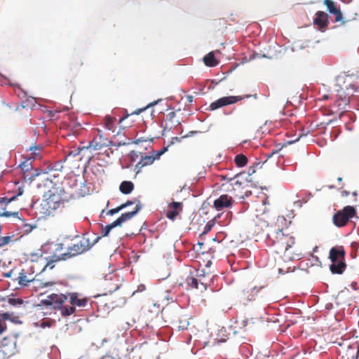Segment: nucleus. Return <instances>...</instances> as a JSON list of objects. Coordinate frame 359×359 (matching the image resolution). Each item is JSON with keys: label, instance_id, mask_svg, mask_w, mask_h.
<instances>
[{"label": "nucleus", "instance_id": "nucleus-1", "mask_svg": "<svg viewBox=\"0 0 359 359\" xmlns=\"http://www.w3.org/2000/svg\"><path fill=\"white\" fill-rule=\"evenodd\" d=\"M266 243L270 252L277 255L284 262L299 260L303 256L294 237L284 233L277 224L266 225Z\"/></svg>", "mask_w": 359, "mask_h": 359}, {"label": "nucleus", "instance_id": "nucleus-2", "mask_svg": "<svg viewBox=\"0 0 359 359\" xmlns=\"http://www.w3.org/2000/svg\"><path fill=\"white\" fill-rule=\"evenodd\" d=\"M91 247L92 245L90 243L89 238L83 236L79 241H76L72 245L68 247L67 252L61 254L60 255H53L50 257L41 271L46 270L47 268L52 269L55 266L54 263L79 255L88 251Z\"/></svg>", "mask_w": 359, "mask_h": 359}, {"label": "nucleus", "instance_id": "nucleus-3", "mask_svg": "<svg viewBox=\"0 0 359 359\" xmlns=\"http://www.w3.org/2000/svg\"><path fill=\"white\" fill-rule=\"evenodd\" d=\"M35 265L32 264L27 267L21 269L18 276L13 280L17 281L20 287H27L29 283H33L34 287L44 288L48 286H52L55 284L54 282L48 281L45 283L40 282L39 280L35 279Z\"/></svg>", "mask_w": 359, "mask_h": 359}, {"label": "nucleus", "instance_id": "nucleus-4", "mask_svg": "<svg viewBox=\"0 0 359 359\" xmlns=\"http://www.w3.org/2000/svg\"><path fill=\"white\" fill-rule=\"evenodd\" d=\"M345 250L342 245H337L330 250L329 259L332 262L330 270L332 273L341 274L345 271Z\"/></svg>", "mask_w": 359, "mask_h": 359}, {"label": "nucleus", "instance_id": "nucleus-5", "mask_svg": "<svg viewBox=\"0 0 359 359\" xmlns=\"http://www.w3.org/2000/svg\"><path fill=\"white\" fill-rule=\"evenodd\" d=\"M61 208H64V202L53 194L42 201L40 205V213L45 216L53 215L54 212Z\"/></svg>", "mask_w": 359, "mask_h": 359}, {"label": "nucleus", "instance_id": "nucleus-6", "mask_svg": "<svg viewBox=\"0 0 359 359\" xmlns=\"http://www.w3.org/2000/svg\"><path fill=\"white\" fill-rule=\"evenodd\" d=\"M356 210L353 206L347 205L338 210L332 217L334 224L337 227L346 226L348 221L355 217Z\"/></svg>", "mask_w": 359, "mask_h": 359}, {"label": "nucleus", "instance_id": "nucleus-7", "mask_svg": "<svg viewBox=\"0 0 359 359\" xmlns=\"http://www.w3.org/2000/svg\"><path fill=\"white\" fill-rule=\"evenodd\" d=\"M194 272H190L189 275L185 279V283L190 288L198 289L201 292L206 290L207 283H205L203 278L205 274L203 271H196Z\"/></svg>", "mask_w": 359, "mask_h": 359}, {"label": "nucleus", "instance_id": "nucleus-8", "mask_svg": "<svg viewBox=\"0 0 359 359\" xmlns=\"http://www.w3.org/2000/svg\"><path fill=\"white\" fill-rule=\"evenodd\" d=\"M168 150V147H163L161 149L154 151L152 155L150 156H141L140 161L135 166L136 173L138 174L141 170L145 167L153 164L155 160L158 159Z\"/></svg>", "mask_w": 359, "mask_h": 359}, {"label": "nucleus", "instance_id": "nucleus-9", "mask_svg": "<svg viewBox=\"0 0 359 359\" xmlns=\"http://www.w3.org/2000/svg\"><path fill=\"white\" fill-rule=\"evenodd\" d=\"M163 318L165 319V321H170V323L174 325H175L178 330H186L187 329L189 323L187 318H180L177 313L173 312L172 313H170L168 311H163L162 312Z\"/></svg>", "mask_w": 359, "mask_h": 359}, {"label": "nucleus", "instance_id": "nucleus-10", "mask_svg": "<svg viewBox=\"0 0 359 359\" xmlns=\"http://www.w3.org/2000/svg\"><path fill=\"white\" fill-rule=\"evenodd\" d=\"M245 185H247V182L245 180H239L238 175L229 178L228 183H222V184L223 187H225L224 190L233 192L236 196L241 193Z\"/></svg>", "mask_w": 359, "mask_h": 359}, {"label": "nucleus", "instance_id": "nucleus-11", "mask_svg": "<svg viewBox=\"0 0 359 359\" xmlns=\"http://www.w3.org/2000/svg\"><path fill=\"white\" fill-rule=\"evenodd\" d=\"M250 97V95H245L244 97L233 95L223 97L212 102L210 105V109L211 110H215L220 107L236 103L237 102L242 100L243 98H248Z\"/></svg>", "mask_w": 359, "mask_h": 359}, {"label": "nucleus", "instance_id": "nucleus-12", "mask_svg": "<svg viewBox=\"0 0 359 359\" xmlns=\"http://www.w3.org/2000/svg\"><path fill=\"white\" fill-rule=\"evenodd\" d=\"M250 97V95H245L244 97L233 95L223 97L212 102L210 105V109L211 110H215L220 107L236 103L237 102L242 100L243 98H248Z\"/></svg>", "mask_w": 359, "mask_h": 359}, {"label": "nucleus", "instance_id": "nucleus-13", "mask_svg": "<svg viewBox=\"0 0 359 359\" xmlns=\"http://www.w3.org/2000/svg\"><path fill=\"white\" fill-rule=\"evenodd\" d=\"M67 300V296L65 294H51L42 300V303L46 306H52L55 309H60Z\"/></svg>", "mask_w": 359, "mask_h": 359}, {"label": "nucleus", "instance_id": "nucleus-14", "mask_svg": "<svg viewBox=\"0 0 359 359\" xmlns=\"http://www.w3.org/2000/svg\"><path fill=\"white\" fill-rule=\"evenodd\" d=\"M121 280L118 276L116 274H110L107 278H105L103 285L104 289L109 293H111L117 290L121 285Z\"/></svg>", "mask_w": 359, "mask_h": 359}, {"label": "nucleus", "instance_id": "nucleus-15", "mask_svg": "<svg viewBox=\"0 0 359 359\" xmlns=\"http://www.w3.org/2000/svg\"><path fill=\"white\" fill-rule=\"evenodd\" d=\"M262 287H257L256 286L254 287H247L244 288L240 293H239V298L241 301L243 302L244 303L246 302H250L255 299L257 293Z\"/></svg>", "mask_w": 359, "mask_h": 359}, {"label": "nucleus", "instance_id": "nucleus-16", "mask_svg": "<svg viewBox=\"0 0 359 359\" xmlns=\"http://www.w3.org/2000/svg\"><path fill=\"white\" fill-rule=\"evenodd\" d=\"M233 203V200L231 196H229L227 194H223L215 200L213 206L217 210L220 211L225 208H231Z\"/></svg>", "mask_w": 359, "mask_h": 359}, {"label": "nucleus", "instance_id": "nucleus-17", "mask_svg": "<svg viewBox=\"0 0 359 359\" xmlns=\"http://www.w3.org/2000/svg\"><path fill=\"white\" fill-rule=\"evenodd\" d=\"M32 162L33 160L32 158H29V156L25 159L24 161L20 163L19 165V167L21 168V170L23 171V178L24 180H30L32 181L34 177L39 175V172H36L35 173H32L30 176L27 174L29 171H30L32 168Z\"/></svg>", "mask_w": 359, "mask_h": 359}, {"label": "nucleus", "instance_id": "nucleus-18", "mask_svg": "<svg viewBox=\"0 0 359 359\" xmlns=\"http://www.w3.org/2000/svg\"><path fill=\"white\" fill-rule=\"evenodd\" d=\"M324 4L327 6V11L330 13L335 15V21L341 22L342 25L345 23L343 20V15L339 9L336 5V4L332 0H324Z\"/></svg>", "mask_w": 359, "mask_h": 359}, {"label": "nucleus", "instance_id": "nucleus-19", "mask_svg": "<svg viewBox=\"0 0 359 359\" xmlns=\"http://www.w3.org/2000/svg\"><path fill=\"white\" fill-rule=\"evenodd\" d=\"M142 205L139 203L136 205L135 209L133 211L123 213L118 218H117L113 222L116 226H121L122 224L131 219L141 209Z\"/></svg>", "mask_w": 359, "mask_h": 359}, {"label": "nucleus", "instance_id": "nucleus-20", "mask_svg": "<svg viewBox=\"0 0 359 359\" xmlns=\"http://www.w3.org/2000/svg\"><path fill=\"white\" fill-rule=\"evenodd\" d=\"M182 209V203L180 202H172L168 205V210L166 212V217L172 220H174L179 215V212Z\"/></svg>", "mask_w": 359, "mask_h": 359}, {"label": "nucleus", "instance_id": "nucleus-21", "mask_svg": "<svg viewBox=\"0 0 359 359\" xmlns=\"http://www.w3.org/2000/svg\"><path fill=\"white\" fill-rule=\"evenodd\" d=\"M110 143L111 142L109 140L107 139H103L102 135H100L90 141L88 149L92 148L93 150H100L103 147L109 146Z\"/></svg>", "mask_w": 359, "mask_h": 359}, {"label": "nucleus", "instance_id": "nucleus-22", "mask_svg": "<svg viewBox=\"0 0 359 359\" xmlns=\"http://www.w3.org/2000/svg\"><path fill=\"white\" fill-rule=\"evenodd\" d=\"M313 23L318 27L320 29H323L327 26L328 15L323 11H318L316 13Z\"/></svg>", "mask_w": 359, "mask_h": 359}, {"label": "nucleus", "instance_id": "nucleus-23", "mask_svg": "<svg viewBox=\"0 0 359 359\" xmlns=\"http://www.w3.org/2000/svg\"><path fill=\"white\" fill-rule=\"evenodd\" d=\"M175 111H170L166 115L164 131H170L173 127H176L178 124H180V121L178 120H175Z\"/></svg>", "mask_w": 359, "mask_h": 359}, {"label": "nucleus", "instance_id": "nucleus-24", "mask_svg": "<svg viewBox=\"0 0 359 359\" xmlns=\"http://www.w3.org/2000/svg\"><path fill=\"white\" fill-rule=\"evenodd\" d=\"M69 299V302L72 305H76L79 307L85 306L88 302L87 297H81L80 294L76 292L70 293Z\"/></svg>", "mask_w": 359, "mask_h": 359}, {"label": "nucleus", "instance_id": "nucleus-25", "mask_svg": "<svg viewBox=\"0 0 359 359\" xmlns=\"http://www.w3.org/2000/svg\"><path fill=\"white\" fill-rule=\"evenodd\" d=\"M359 355V345L348 346L344 355H343L344 359H357Z\"/></svg>", "mask_w": 359, "mask_h": 359}, {"label": "nucleus", "instance_id": "nucleus-26", "mask_svg": "<svg viewBox=\"0 0 359 359\" xmlns=\"http://www.w3.org/2000/svg\"><path fill=\"white\" fill-rule=\"evenodd\" d=\"M120 191L124 194H129L134 189V184L130 181H123L119 187Z\"/></svg>", "mask_w": 359, "mask_h": 359}, {"label": "nucleus", "instance_id": "nucleus-27", "mask_svg": "<svg viewBox=\"0 0 359 359\" xmlns=\"http://www.w3.org/2000/svg\"><path fill=\"white\" fill-rule=\"evenodd\" d=\"M203 62L208 67H215L218 64L213 52H210L203 57Z\"/></svg>", "mask_w": 359, "mask_h": 359}, {"label": "nucleus", "instance_id": "nucleus-28", "mask_svg": "<svg viewBox=\"0 0 359 359\" xmlns=\"http://www.w3.org/2000/svg\"><path fill=\"white\" fill-rule=\"evenodd\" d=\"M83 65V62L81 58H75L71 62L69 69L73 73H76L81 69Z\"/></svg>", "mask_w": 359, "mask_h": 359}, {"label": "nucleus", "instance_id": "nucleus-29", "mask_svg": "<svg viewBox=\"0 0 359 359\" xmlns=\"http://www.w3.org/2000/svg\"><path fill=\"white\" fill-rule=\"evenodd\" d=\"M47 168L48 170L47 171V172H62V170L63 169V165H62V161H57L53 164L48 165V167ZM52 175L55 177L56 173H53Z\"/></svg>", "mask_w": 359, "mask_h": 359}, {"label": "nucleus", "instance_id": "nucleus-30", "mask_svg": "<svg viewBox=\"0 0 359 359\" xmlns=\"http://www.w3.org/2000/svg\"><path fill=\"white\" fill-rule=\"evenodd\" d=\"M234 162L238 167H243L248 163V158L244 154H238L235 156Z\"/></svg>", "mask_w": 359, "mask_h": 359}, {"label": "nucleus", "instance_id": "nucleus-31", "mask_svg": "<svg viewBox=\"0 0 359 359\" xmlns=\"http://www.w3.org/2000/svg\"><path fill=\"white\" fill-rule=\"evenodd\" d=\"M41 149L42 147L41 146H35L30 147L29 151H31V153L29 157L32 158L33 161L36 158H40V152Z\"/></svg>", "mask_w": 359, "mask_h": 359}, {"label": "nucleus", "instance_id": "nucleus-32", "mask_svg": "<svg viewBox=\"0 0 359 359\" xmlns=\"http://www.w3.org/2000/svg\"><path fill=\"white\" fill-rule=\"evenodd\" d=\"M86 149H88V147H78L76 149H74V150H72L68 153V155L65 158L64 161H65L67 160V157H69V156H73V157L78 156L80 155V154L82 151H83Z\"/></svg>", "mask_w": 359, "mask_h": 359}, {"label": "nucleus", "instance_id": "nucleus-33", "mask_svg": "<svg viewBox=\"0 0 359 359\" xmlns=\"http://www.w3.org/2000/svg\"><path fill=\"white\" fill-rule=\"evenodd\" d=\"M61 310V314L63 316H69L76 311V309L74 306H62V309H60Z\"/></svg>", "mask_w": 359, "mask_h": 359}, {"label": "nucleus", "instance_id": "nucleus-34", "mask_svg": "<svg viewBox=\"0 0 359 359\" xmlns=\"http://www.w3.org/2000/svg\"><path fill=\"white\" fill-rule=\"evenodd\" d=\"M156 104V102H151L150 104H149L146 107L144 108H142V109H136L135 111H134L133 112H132L130 114H127L126 116H123L122 118H120L119 120V122L121 123L124 119H126L129 115H133V114H140L142 111H143L144 110H145L147 108L149 107H151V106H154V104Z\"/></svg>", "mask_w": 359, "mask_h": 359}, {"label": "nucleus", "instance_id": "nucleus-35", "mask_svg": "<svg viewBox=\"0 0 359 359\" xmlns=\"http://www.w3.org/2000/svg\"><path fill=\"white\" fill-rule=\"evenodd\" d=\"M116 121V118L111 116H106L104 118V125L107 129L111 130L113 129L114 123Z\"/></svg>", "mask_w": 359, "mask_h": 359}, {"label": "nucleus", "instance_id": "nucleus-36", "mask_svg": "<svg viewBox=\"0 0 359 359\" xmlns=\"http://www.w3.org/2000/svg\"><path fill=\"white\" fill-rule=\"evenodd\" d=\"M142 155V153H141V152H138L136 151H132L129 154L128 156H129V159L131 162H135L137 160L140 161Z\"/></svg>", "mask_w": 359, "mask_h": 359}, {"label": "nucleus", "instance_id": "nucleus-37", "mask_svg": "<svg viewBox=\"0 0 359 359\" xmlns=\"http://www.w3.org/2000/svg\"><path fill=\"white\" fill-rule=\"evenodd\" d=\"M8 302L11 305L16 306H20V305L23 304L24 301L20 298L12 297V298L8 299Z\"/></svg>", "mask_w": 359, "mask_h": 359}, {"label": "nucleus", "instance_id": "nucleus-38", "mask_svg": "<svg viewBox=\"0 0 359 359\" xmlns=\"http://www.w3.org/2000/svg\"><path fill=\"white\" fill-rule=\"evenodd\" d=\"M116 227V225H114V223L112 222L108 225H107L103 229H102V235L103 236H107L111 231L112 229Z\"/></svg>", "mask_w": 359, "mask_h": 359}, {"label": "nucleus", "instance_id": "nucleus-39", "mask_svg": "<svg viewBox=\"0 0 359 359\" xmlns=\"http://www.w3.org/2000/svg\"><path fill=\"white\" fill-rule=\"evenodd\" d=\"M12 237L13 236H0V248L8 244L11 242Z\"/></svg>", "mask_w": 359, "mask_h": 359}, {"label": "nucleus", "instance_id": "nucleus-40", "mask_svg": "<svg viewBox=\"0 0 359 359\" xmlns=\"http://www.w3.org/2000/svg\"><path fill=\"white\" fill-rule=\"evenodd\" d=\"M10 216H13V217H18V212H8V211H4L1 213H0V217H10Z\"/></svg>", "mask_w": 359, "mask_h": 359}, {"label": "nucleus", "instance_id": "nucleus-41", "mask_svg": "<svg viewBox=\"0 0 359 359\" xmlns=\"http://www.w3.org/2000/svg\"><path fill=\"white\" fill-rule=\"evenodd\" d=\"M17 198V196H13V197L8 198L7 197L0 198V204L6 203L8 204L11 201H14Z\"/></svg>", "mask_w": 359, "mask_h": 359}, {"label": "nucleus", "instance_id": "nucleus-42", "mask_svg": "<svg viewBox=\"0 0 359 359\" xmlns=\"http://www.w3.org/2000/svg\"><path fill=\"white\" fill-rule=\"evenodd\" d=\"M163 300H165L167 303L168 304L170 300L173 302V296L170 295V294L168 292H165L163 295Z\"/></svg>", "mask_w": 359, "mask_h": 359}, {"label": "nucleus", "instance_id": "nucleus-43", "mask_svg": "<svg viewBox=\"0 0 359 359\" xmlns=\"http://www.w3.org/2000/svg\"><path fill=\"white\" fill-rule=\"evenodd\" d=\"M251 324H253L252 319H245L243 320L241 322V325H243V327H247L248 325H250L249 327V329L252 328Z\"/></svg>", "mask_w": 359, "mask_h": 359}, {"label": "nucleus", "instance_id": "nucleus-44", "mask_svg": "<svg viewBox=\"0 0 359 359\" xmlns=\"http://www.w3.org/2000/svg\"><path fill=\"white\" fill-rule=\"evenodd\" d=\"M122 208H121V205L118 206L117 208H113V209H111L109 210L108 212H107V215H114V214H116L118 213V212H120L121 210H122Z\"/></svg>", "mask_w": 359, "mask_h": 359}, {"label": "nucleus", "instance_id": "nucleus-45", "mask_svg": "<svg viewBox=\"0 0 359 359\" xmlns=\"http://www.w3.org/2000/svg\"><path fill=\"white\" fill-rule=\"evenodd\" d=\"M0 318L5 322L6 320L11 319V314L9 313H4L0 314Z\"/></svg>", "mask_w": 359, "mask_h": 359}, {"label": "nucleus", "instance_id": "nucleus-46", "mask_svg": "<svg viewBox=\"0 0 359 359\" xmlns=\"http://www.w3.org/2000/svg\"><path fill=\"white\" fill-rule=\"evenodd\" d=\"M6 324L0 318V334H1L6 330Z\"/></svg>", "mask_w": 359, "mask_h": 359}, {"label": "nucleus", "instance_id": "nucleus-47", "mask_svg": "<svg viewBox=\"0 0 359 359\" xmlns=\"http://www.w3.org/2000/svg\"><path fill=\"white\" fill-rule=\"evenodd\" d=\"M146 290V286L144 284H140L137 286V289L133 292V294H135L136 292H143Z\"/></svg>", "mask_w": 359, "mask_h": 359}, {"label": "nucleus", "instance_id": "nucleus-48", "mask_svg": "<svg viewBox=\"0 0 359 359\" xmlns=\"http://www.w3.org/2000/svg\"><path fill=\"white\" fill-rule=\"evenodd\" d=\"M134 204V202L133 201H127L126 203H123L121 205V208H122V209H124L131 205Z\"/></svg>", "mask_w": 359, "mask_h": 359}, {"label": "nucleus", "instance_id": "nucleus-49", "mask_svg": "<svg viewBox=\"0 0 359 359\" xmlns=\"http://www.w3.org/2000/svg\"><path fill=\"white\" fill-rule=\"evenodd\" d=\"M55 250L60 251L64 249V244L63 243H57L55 245Z\"/></svg>", "mask_w": 359, "mask_h": 359}, {"label": "nucleus", "instance_id": "nucleus-50", "mask_svg": "<svg viewBox=\"0 0 359 359\" xmlns=\"http://www.w3.org/2000/svg\"><path fill=\"white\" fill-rule=\"evenodd\" d=\"M219 177H221V181H226L225 183H228L229 182V180L230 177H229L227 175H220Z\"/></svg>", "mask_w": 359, "mask_h": 359}, {"label": "nucleus", "instance_id": "nucleus-51", "mask_svg": "<svg viewBox=\"0 0 359 359\" xmlns=\"http://www.w3.org/2000/svg\"><path fill=\"white\" fill-rule=\"evenodd\" d=\"M23 191H24L23 187H18V194H17V195H16V196H17V197H18V196H21V195L23 194Z\"/></svg>", "mask_w": 359, "mask_h": 359}, {"label": "nucleus", "instance_id": "nucleus-52", "mask_svg": "<svg viewBox=\"0 0 359 359\" xmlns=\"http://www.w3.org/2000/svg\"><path fill=\"white\" fill-rule=\"evenodd\" d=\"M13 273V271L11 270L8 273H5L4 276L7 277V278H12Z\"/></svg>", "mask_w": 359, "mask_h": 359}, {"label": "nucleus", "instance_id": "nucleus-53", "mask_svg": "<svg viewBox=\"0 0 359 359\" xmlns=\"http://www.w3.org/2000/svg\"><path fill=\"white\" fill-rule=\"evenodd\" d=\"M278 154V151H273L269 154H266L268 158H271L273 154Z\"/></svg>", "mask_w": 359, "mask_h": 359}, {"label": "nucleus", "instance_id": "nucleus-54", "mask_svg": "<svg viewBox=\"0 0 359 359\" xmlns=\"http://www.w3.org/2000/svg\"><path fill=\"white\" fill-rule=\"evenodd\" d=\"M25 227H27V229L25 230V231H27V232H30L33 229V227L32 226L28 225V224H26Z\"/></svg>", "mask_w": 359, "mask_h": 359}, {"label": "nucleus", "instance_id": "nucleus-55", "mask_svg": "<svg viewBox=\"0 0 359 359\" xmlns=\"http://www.w3.org/2000/svg\"><path fill=\"white\" fill-rule=\"evenodd\" d=\"M349 195V191H341V196L346 197Z\"/></svg>", "mask_w": 359, "mask_h": 359}, {"label": "nucleus", "instance_id": "nucleus-56", "mask_svg": "<svg viewBox=\"0 0 359 359\" xmlns=\"http://www.w3.org/2000/svg\"><path fill=\"white\" fill-rule=\"evenodd\" d=\"M278 273H279V274H283V273H285V271H283V269H281V268H278Z\"/></svg>", "mask_w": 359, "mask_h": 359}, {"label": "nucleus", "instance_id": "nucleus-57", "mask_svg": "<svg viewBox=\"0 0 359 359\" xmlns=\"http://www.w3.org/2000/svg\"><path fill=\"white\" fill-rule=\"evenodd\" d=\"M337 181L339 182H342V177H338Z\"/></svg>", "mask_w": 359, "mask_h": 359}, {"label": "nucleus", "instance_id": "nucleus-58", "mask_svg": "<svg viewBox=\"0 0 359 359\" xmlns=\"http://www.w3.org/2000/svg\"><path fill=\"white\" fill-rule=\"evenodd\" d=\"M188 100L189 102H191L192 101V97L191 96H188Z\"/></svg>", "mask_w": 359, "mask_h": 359}, {"label": "nucleus", "instance_id": "nucleus-59", "mask_svg": "<svg viewBox=\"0 0 359 359\" xmlns=\"http://www.w3.org/2000/svg\"><path fill=\"white\" fill-rule=\"evenodd\" d=\"M104 358H107V359H114V358H111V357H104Z\"/></svg>", "mask_w": 359, "mask_h": 359}, {"label": "nucleus", "instance_id": "nucleus-60", "mask_svg": "<svg viewBox=\"0 0 359 359\" xmlns=\"http://www.w3.org/2000/svg\"><path fill=\"white\" fill-rule=\"evenodd\" d=\"M329 188H330V189H332V188H334V186H333V185L330 186V187H329Z\"/></svg>", "mask_w": 359, "mask_h": 359}, {"label": "nucleus", "instance_id": "nucleus-61", "mask_svg": "<svg viewBox=\"0 0 359 359\" xmlns=\"http://www.w3.org/2000/svg\"><path fill=\"white\" fill-rule=\"evenodd\" d=\"M217 217H219V215H217V216L215 217V219H216Z\"/></svg>", "mask_w": 359, "mask_h": 359}]
</instances>
